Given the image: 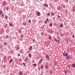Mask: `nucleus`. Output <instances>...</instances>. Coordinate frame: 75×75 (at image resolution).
I'll return each instance as SVG.
<instances>
[{
    "label": "nucleus",
    "instance_id": "1",
    "mask_svg": "<svg viewBox=\"0 0 75 75\" xmlns=\"http://www.w3.org/2000/svg\"><path fill=\"white\" fill-rule=\"evenodd\" d=\"M45 57L47 59V60H49V59H50V57H49V56H48V55H46L45 56Z\"/></svg>",
    "mask_w": 75,
    "mask_h": 75
},
{
    "label": "nucleus",
    "instance_id": "2",
    "mask_svg": "<svg viewBox=\"0 0 75 75\" xmlns=\"http://www.w3.org/2000/svg\"><path fill=\"white\" fill-rule=\"evenodd\" d=\"M68 54V53H67L66 54H65V52H64L63 53V55L64 56H65L66 57H67V54Z\"/></svg>",
    "mask_w": 75,
    "mask_h": 75
},
{
    "label": "nucleus",
    "instance_id": "3",
    "mask_svg": "<svg viewBox=\"0 0 75 75\" xmlns=\"http://www.w3.org/2000/svg\"><path fill=\"white\" fill-rule=\"evenodd\" d=\"M42 59H41V60L39 61V64H41V62H42Z\"/></svg>",
    "mask_w": 75,
    "mask_h": 75
},
{
    "label": "nucleus",
    "instance_id": "4",
    "mask_svg": "<svg viewBox=\"0 0 75 75\" xmlns=\"http://www.w3.org/2000/svg\"><path fill=\"white\" fill-rule=\"evenodd\" d=\"M32 46H31L29 47V50H30V51H31V50H32Z\"/></svg>",
    "mask_w": 75,
    "mask_h": 75
},
{
    "label": "nucleus",
    "instance_id": "5",
    "mask_svg": "<svg viewBox=\"0 0 75 75\" xmlns=\"http://www.w3.org/2000/svg\"><path fill=\"white\" fill-rule=\"evenodd\" d=\"M43 6H45V7H48V5L47 4H44Z\"/></svg>",
    "mask_w": 75,
    "mask_h": 75
},
{
    "label": "nucleus",
    "instance_id": "6",
    "mask_svg": "<svg viewBox=\"0 0 75 75\" xmlns=\"http://www.w3.org/2000/svg\"><path fill=\"white\" fill-rule=\"evenodd\" d=\"M37 16H40V13L38 11L37 12Z\"/></svg>",
    "mask_w": 75,
    "mask_h": 75
},
{
    "label": "nucleus",
    "instance_id": "7",
    "mask_svg": "<svg viewBox=\"0 0 75 75\" xmlns=\"http://www.w3.org/2000/svg\"><path fill=\"white\" fill-rule=\"evenodd\" d=\"M19 74L20 75H23V72H21V71H20L19 72Z\"/></svg>",
    "mask_w": 75,
    "mask_h": 75
},
{
    "label": "nucleus",
    "instance_id": "8",
    "mask_svg": "<svg viewBox=\"0 0 75 75\" xmlns=\"http://www.w3.org/2000/svg\"><path fill=\"white\" fill-rule=\"evenodd\" d=\"M67 72H68V71H67V70H64V73L65 74H67Z\"/></svg>",
    "mask_w": 75,
    "mask_h": 75
},
{
    "label": "nucleus",
    "instance_id": "9",
    "mask_svg": "<svg viewBox=\"0 0 75 75\" xmlns=\"http://www.w3.org/2000/svg\"><path fill=\"white\" fill-rule=\"evenodd\" d=\"M48 66L46 65L45 66V68H46V69H48Z\"/></svg>",
    "mask_w": 75,
    "mask_h": 75
},
{
    "label": "nucleus",
    "instance_id": "10",
    "mask_svg": "<svg viewBox=\"0 0 75 75\" xmlns=\"http://www.w3.org/2000/svg\"><path fill=\"white\" fill-rule=\"evenodd\" d=\"M9 24L10 26H11V27H13V25L12 24H10V23H9Z\"/></svg>",
    "mask_w": 75,
    "mask_h": 75
},
{
    "label": "nucleus",
    "instance_id": "11",
    "mask_svg": "<svg viewBox=\"0 0 75 75\" xmlns=\"http://www.w3.org/2000/svg\"><path fill=\"white\" fill-rule=\"evenodd\" d=\"M63 27V24H62L60 25V27Z\"/></svg>",
    "mask_w": 75,
    "mask_h": 75
},
{
    "label": "nucleus",
    "instance_id": "12",
    "mask_svg": "<svg viewBox=\"0 0 75 75\" xmlns=\"http://www.w3.org/2000/svg\"><path fill=\"white\" fill-rule=\"evenodd\" d=\"M75 65L73 64L72 65V67H73V68H74V67H75Z\"/></svg>",
    "mask_w": 75,
    "mask_h": 75
},
{
    "label": "nucleus",
    "instance_id": "13",
    "mask_svg": "<svg viewBox=\"0 0 75 75\" xmlns=\"http://www.w3.org/2000/svg\"><path fill=\"white\" fill-rule=\"evenodd\" d=\"M5 18L7 20V19H8V16H5Z\"/></svg>",
    "mask_w": 75,
    "mask_h": 75
},
{
    "label": "nucleus",
    "instance_id": "14",
    "mask_svg": "<svg viewBox=\"0 0 75 75\" xmlns=\"http://www.w3.org/2000/svg\"><path fill=\"white\" fill-rule=\"evenodd\" d=\"M69 58H70V56H68V57H67V59H69Z\"/></svg>",
    "mask_w": 75,
    "mask_h": 75
},
{
    "label": "nucleus",
    "instance_id": "15",
    "mask_svg": "<svg viewBox=\"0 0 75 75\" xmlns=\"http://www.w3.org/2000/svg\"><path fill=\"white\" fill-rule=\"evenodd\" d=\"M13 62V59H11L9 62V63H11V62Z\"/></svg>",
    "mask_w": 75,
    "mask_h": 75
},
{
    "label": "nucleus",
    "instance_id": "16",
    "mask_svg": "<svg viewBox=\"0 0 75 75\" xmlns=\"http://www.w3.org/2000/svg\"><path fill=\"white\" fill-rule=\"evenodd\" d=\"M3 13V12H2V11H0V14H2V13Z\"/></svg>",
    "mask_w": 75,
    "mask_h": 75
},
{
    "label": "nucleus",
    "instance_id": "17",
    "mask_svg": "<svg viewBox=\"0 0 75 75\" xmlns=\"http://www.w3.org/2000/svg\"><path fill=\"white\" fill-rule=\"evenodd\" d=\"M23 25H26V24L25 23V22H23Z\"/></svg>",
    "mask_w": 75,
    "mask_h": 75
},
{
    "label": "nucleus",
    "instance_id": "18",
    "mask_svg": "<svg viewBox=\"0 0 75 75\" xmlns=\"http://www.w3.org/2000/svg\"><path fill=\"white\" fill-rule=\"evenodd\" d=\"M49 26L50 27H52V23L51 24H50Z\"/></svg>",
    "mask_w": 75,
    "mask_h": 75
},
{
    "label": "nucleus",
    "instance_id": "19",
    "mask_svg": "<svg viewBox=\"0 0 75 75\" xmlns=\"http://www.w3.org/2000/svg\"><path fill=\"white\" fill-rule=\"evenodd\" d=\"M54 64L55 65V66H56V65H57V62H54Z\"/></svg>",
    "mask_w": 75,
    "mask_h": 75
},
{
    "label": "nucleus",
    "instance_id": "20",
    "mask_svg": "<svg viewBox=\"0 0 75 75\" xmlns=\"http://www.w3.org/2000/svg\"><path fill=\"white\" fill-rule=\"evenodd\" d=\"M4 45H7V42H5L4 43Z\"/></svg>",
    "mask_w": 75,
    "mask_h": 75
},
{
    "label": "nucleus",
    "instance_id": "21",
    "mask_svg": "<svg viewBox=\"0 0 75 75\" xmlns=\"http://www.w3.org/2000/svg\"><path fill=\"white\" fill-rule=\"evenodd\" d=\"M6 1H4L3 2V4L6 5Z\"/></svg>",
    "mask_w": 75,
    "mask_h": 75
},
{
    "label": "nucleus",
    "instance_id": "22",
    "mask_svg": "<svg viewBox=\"0 0 75 75\" xmlns=\"http://www.w3.org/2000/svg\"><path fill=\"white\" fill-rule=\"evenodd\" d=\"M47 15L48 16H50V13H47Z\"/></svg>",
    "mask_w": 75,
    "mask_h": 75
},
{
    "label": "nucleus",
    "instance_id": "23",
    "mask_svg": "<svg viewBox=\"0 0 75 75\" xmlns=\"http://www.w3.org/2000/svg\"><path fill=\"white\" fill-rule=\"evenodd\" d=\"M23 64L24 67H25V63H23Z\"/></svg>",
    "mask_w": 75,
    "mask_h": 75
},
{
    "label": "nucleus",
    "instance_id": "24",
    "mask_svg": "<svg viewBox=\"0 0 75 75\" xmlns=\"http://www.w3.org/2000/svg\"><path fill=\"white\" fill-rule=\"evenodd\" d=\"M25 61H27V58H25Z\"/></svg>",
    "mask_w": 75,
    "mask_h": 75
},
{
    "label": "nucleus",
    "instance_id": "25",
    "mask_svg": "<svg viewBox=\"0 0 75 75\" xmlns=\"http://www.w3.org/2000/svg\"><path fill=\"white\" fill-rule=\"evenodd\" d=\"M6 37L7 38H8V35H6Z\"/></svg>",
    "mask_w": 75,
    "mask_h": 75
},
{
    "label": "nucleus",
    "instance_id": "26",
    "mask_svg": "<svg viewBox=\"0 0 75 75\" xmlns=\"http://www.w3.org/2000/svg\"><path fill=\"white\" fill-rule=\"evenodd\" d=\"M60 35L61 36V37H63L64 36L63 34H61Z\"/></svg>",
    "mask_w": 75,
    "mask_h": 75
},
{
    "label": "nucleus",
    "instance_id": "27",
    "mask_svg": "<svg viewBox=\"0 0 75 75\" xmlns=\"http://www.w3.org/2000/svg\"><path fill=\"white\" fill-rule=\"evenodd\" d=\"M37 66V64H34V67H36Z\"/></svg>",
    "mask_w": 75,
    "mask_h": 75
},
{
    "label": "nucleus",
    "instance_id": "28",
    "mask_svg": "<svg viewBox=\"0 0 75 75\" xmlns=\"http://www.w3.org/2000/svg\"><path fill=\"white\" fill-rule=\"evenodd\" d=\"M54 40L55 41H57V38H56L54 39Z\"/></svg>",
    "mask_w": 75,
    "mask_h": 75
},
{
    "label": "nucleus",
    "instance_id": "29",
    "mask_svg": "<svg viewBox=\"0 0 75 75\" xmlns=\"http://www.w3.org/2000/svg\"><path fill=\"white\" fill-rule=\"evenodd\" d=\"M28 21L29 23H30V22H31V20H29Z\"/></svg>",
    "mask_w": 75,
    "mask_h": 75
},
{
    "label": "nucleus",
    "instance_id": "30",
    "mask_svg": "<svg viewBox=\"0 0 75 75\" xmlns=\"http://www.w3.org/2000/svg\"><path fill=\"white\" fill-rule=\"evenodd\" d=\"M43 68V65H42L41 66V68L42 69Z\"/></svg>",
    "mask_w": 75,
    "mask_h": 75
},
{
    "label": "nucleus",
    "instance_id": "31",
    "mask_svg": "<svg viewBox=\"0 0 75 75\" xmlns=\"http://www.w3.org/2000/svg\"><path fill=\"white\" fill-rule=\"evenodd\" d=\"M31 57V55L30 53V54H29V57Z\"/></svg>",
    "mask_w": 75,
    "mask_h": 75
},
{
    "label": "nucleus",
    "instance_id": "32",
    "mask_svg": "<svg viewBox=\"0 0 75 75\" xmlns=\"http://www.w3.org/2000/svg\"><path fill=\"white\" fill-rule=\"evenodd\" d=\"M6 10H7V11H8V7H6Z\"/></svg>",
    "mask_w": 75,
    "mask_h": 75
},
{
    "label": "nucleus",
    "instance_id": "33",
    "mask_svg": "<svg viewBox=\"0 0 75 75\" xmlns=\"http://www.w3.org/2000/svg\"><path fill=\"white\" fill-rule=\"evenodd\" d=\"M67 67H69V68H70V66L69 65H67Z\"/></svg>",
    "mask_w": 75,
    "mask_h": 75
},
{
    "label": "nucleus",
    "instance_id": "34",
    "mask_svg": "<svg viewBox=\"0 0 75 75\" xmlns=\"http://www.w3.org/2000/svg\"><path fill=\"white\" fill-rule=\"evenodd\" d=\"M46 21H48V18H47Z\"/></svg>",
    "mask_w": 75,
    "mask_h": 75
},
{
    "label": "nucleus",
    "instance_id": "35",
    "mask_svg": "<svg viewBox=\"0 0 75 75\" xmlns=\"http://www.w3.org/2000/svg\"><path fill=\"white\" fill-rule=\"evenodd\" d=\"M68 0H65V1L66 3H67V2H68Z\"/></svg>",
    "mask_w": 75,
    "mask_h": 75
},
{
    "label": "nucleus",
    "instance_id": "36",
    "mask_svg": "<svg viewBox=\"0 0 75 75\" xmlns=\"http://www.w3.org/2000/svg\"><path fill=\"white\" fill-rule=\"evenodd\" d=\"M23 36H24L23 35H21V37H23Z\"/></svg>",
    "mask_w": 75,
    "mask_h": 75
},
{
    "label": "nucleus",
    "instance_id": "37",
    "mask_svg": "<svg viewBox=\"0 0 75 75\" xmlns=\"http://www.w3.org/2000/svg\"><path fill=\"white\" fill-rule=\"evenodd\" d=\"M18 57H20V54H18Z\"/></svg>",
    "mask_w": 75,
    "mask_h": 75
},
{
    "label": "nucleus",
    "instance_id": "38",
    "mask_svg": "<svg viewBox=\"0 0 75 75\" xmlns=\"http://www.w3.org/2000/svg\"><path fill=\"white\" fill-rule=\"evenodd\" d=\"M75 37V36H74V35H72V38H74Z\"/></svg>",
    "mask_w": 75,
    "mask_h": 75
},
{
    "label": "nucleus",
    "instance_id": "39",
    "mask_svg": "<svg viewBox=\"0 0 75 75\" xmlns=\"http://www.w3.org/2000/svg\"><path fill=\"white\" fill-rule=\"evenodd\" d=\"M33 42H35V40H33Z\"/></svg>",
    "mask_w": 75,
    "mask_h": 75
},
{
    "label": "nucleus",
    "instance_id": "40",
    "mask_svg": "<svg viewBox=\"0 0 75 75\" xmlns=\"http://www.w3.org/2000/svg\"><path fill=\"white\" fill-rule=\"evenodd\" d=\"M52 15L53 16H54V13L52 14Z\"/></svg>",
    "mask_w": 75,
    "mask_h": 75
},
{
    "label": "nucleus",
    "instance_id": "41",
    "mask_svg": "<svg viewBox=\"0 0 75 75\" xmlns=\"http://www.w3.org/2000/svg\"><path fill=\"white\" fill-rule=\"evenodd\" d=\"M38 69H39V71H40V68L38 67Z\"/></svg>",
    "mask_w": 75,
    "mask_h": 75
},
{
    "label": "nucleus",
    "instance_id": "42",
    "mask_svg": "<svg viewBox=\"0 0 75 75\" xmlns=\"http://www.w3.org/2000/svg\"><path fill=\"white\" fill-rule=\"evenodd\" d=\"M49 39H51V37L50 36L49 37Z\"/></svg>",
    "mask_w": 75,
    "mask_h": 75
},
{
    "label": "nucleus",
    "instance_id": "43",
    "mask_svg": "<svg viewBox=\"0 0 75 75\" xmlns=\"http://www.w3.org/2000/svg\"><path fill=\"white\" fill-rule=\"evenodd\" d=\"M58 18H60V16H58Z\"/></svg>",
    "mask_w": 75,
    "mask_h": 75
},
{
    "label": "nucleus",
    "instance_id": "44",
    "mask_svg": "<svg viewBox=\"0 0 75 75\" xmlns=\"http://www.w3.org/2000/svg\"><path fill=\"white\" fill-rule=\"evenodd\" d=\"M21 6H23V4H21Z\"/></svg>",
    "mask_w": 75,
    "mask_h": 75
},
{
    "label": "nucleus",
    "instance_id": "45",
    "mask_svg": "<svg viewBox=\"0 0 75 75\" xmlns=\"http://www.w3.org/2000/svg\"><path fill=\"white\" fill-rule=\"evenodd\" d=\"M45 24H47V22H46V21H45Z\"/></svg>",
    "mask_w": 75,
    "mask_h": 75
},
{
    "label": "nucleus",
    "instance_id": "46",
    "mask_svg": "<svg viewBox=\"0 0 75 75\" xmlns=\"http://www.w3.org/2000/svg\"><path fill=\"white\" fill-rule=\"evenodd\" d=\"M43 34H44V33H41V35H43Z\"/></svg>",
    "mask_w": 75,
    "mask_h": 75
},
{
    "label": "nucleus",
    "instance_id": "47",
    "mask_svg": "<svg viewBox=\"0 0 75 75\" xmlns=\"http://www.w3.org/2000/svg\"><path fill=\"white\" fill-rule=\"evenodd\" d=\"M57 35H59V33H58V32H57Z\"/></svg>",
    "mask_w": 75,
    "mask_h": 75
},
{
    "label": "nucleus",
    "instance_id": "48",
    "mask_svg": "<svg viewBox=\"0 0 75 75\" xmlns=\"http://www.w3.org/2000/svg\"><path fill=\"white\" fill-rule=\"evenodd\" d=\"M57 9L58 10H59V7L57 8Z\"/></svg>",
    "mask_w": 75,
    "mask_h": 75
},
{
    "label": "nucleus",
    "instance_id": "49",
    "mask_svg": "<svg viewBox=\"0 0 75 75\" xmlns=\"http://www.w3.org/2000/svg\"><path fill=\"white\" fill-rule=\"evenodd\" d=\"M2 16H3V17H4V15L3 14V15H2Z\"/></svg>",
    "mask_w": 75,
    "mask_h": 75
},
{
    "label": "nucleus",
    "instance_id": "50",
    "mask_svg": "<svg viewBox=\"0 0 75 75\" xmlns=\"http://www.w3.org/2000/svg\"><path fill=\"white\" fill-rule=\"evenodd\" d=\"M61 31V30L60 29L59 30V32H60Z\"/></svg>",
    "mask_w": 75,
    "mask_h": 75
},
{
    "label": "nucleus",
    "instance_id": "51",
    "mask_svg": "<svg viewBox=\"0 0 75 75\" xmlns=\"http://www.w3.org/2000/svg\"><path fill=\"white\" fill-rule=\"evenodd\" d=\"M52 72V71L51 70L50 71V72Z\"/></svg>",
    "mask_w": 75,
    "mask_h": 75
},
{
    "label": "nucleus",
    "instance_id": "52",
    "mask_svg": "<svg viewBox=\"0 0 75 75\" xmlns=\"http://www.w3.org/2000/svg\"><path fill=\"white\" fill-rule=\"evenodd\" d=\"M57 42H59V40H58Z\"/></svg>",
    "mask_w": 75,
    "mask_h": 75
},
{
    "label": "nucleus",
    "instance_id": "53",
    "mask_svg": "<svg viewBox=\"0 0 75 75\" xmlns=\"http://www.w3.org/2000/svg\"><path fill=\"white\" fill-rule=\"evenodd\" d=\"M2 47H3V46L2 45H1V48H2Z\"/></svg>",
    "mask_w": 75,
    "mask_h": 75
},
{
    "label": "nucleus",
    "instance_id": "54",
    "mask_svg": "<svg viewBox=\"0 0 75 75\" xmlns=\"http://www.w3.org/2000/svg\"><path fill=\"white\" fill-rule=\"evenodd\" d=\"M68 71H68H70L69 70H68V71Z\"/></svg>",
    "mask_w": 75,
    "mask_h": 75
},
{
    "label": "nucleus",
    "instance_id": "55",
    "mask_svg": "<svg viewBox=\"0 0 75 75\" xmlns=\"http://www.w3.org/2000/svg\"><path fill=\"white\" fill-rule=\"evenodd\" d=\"M40 75H42V74H40Z\"/></svg>",
    "mask_w": 75,
    "mask_h": 75
},
{
    "label": "nucleus",
    "instance_id": "56",
    "mask_svg": "<svg viewBox=\"0 0 75 75\" xmlns=\"http://www.w3.org/2000/svg\"><path fill=\"white\" fill-rule=\"evenodd\" d=\"M40 0V1H42V0Z\"/></svg>",
    "mask_w": 75,
    "mask_h": 75
},
{
    "label": "nucleus",
    "instance_id": "57",
    "mask_svg": "<svg viewBox=\"0 0 75 75\" xmlns=\"http://www.w3.org/2000/svg\"><path fill=\"white\" fill-rule=\"evenodd\" d=\"M52 1L53 0H51Z\"/></svg>",
    "mask_w": 75,
    "mask_h": 75
},
{
    "label": "nucleus",
    "instance_id": "58",
    "mask_svg": "<svg viewBox=\"0 0 75 75\" xmlns=\"http://www.w3.org/2000/svg\"><path fill=\"white\" fill-rule=\"evenodd\" d=\"M63 7H64V6H63Z\"/></svg>",
    "mask_w": 75,
    "mask_h": 75
}]
</instances>
